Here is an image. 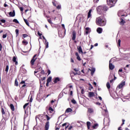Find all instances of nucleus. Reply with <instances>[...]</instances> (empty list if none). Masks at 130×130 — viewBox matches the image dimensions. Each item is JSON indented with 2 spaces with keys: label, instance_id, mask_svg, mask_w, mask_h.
I'll list each match as a JSON object with an SVG mask.
<instances>
[{
  "label": "nucleus",
  "instance_id": "39448f33",
  "mask_svg": "<svg viewBox=\"0 0 130 130\" xmlns=\"http://www.w3.org/2000/svg\"><path fill=\"white\" fill-rule=\"evenodd\" d=\"M1 112L2 113L3 118H7V117H8V115H7V113H6V111H5V109H4L3 107H1Z\"/></svg>",
  "mask_w": 130,
  "mask_h": 130
},
{
  "label": "nucleus",
  "instance_id": "423d86ee",
  "mask_svg": "<svg viewBox=\"0 0 130 130\" xmlns=\"http://www.w3.org/2000/svg\"><path fill=\"white\" fill-rule=\"evenodd\" d=\"M37 59V54H35V55H34L31 60H30V64H31V66H34V63L35 62Z\"/></svg>",
  "mask_w": 130,
  "mask_h": 130
},
{
  "label": "nucleus",
  "instance_id": "7ed1b4c3",
  "mask_svg": "<svg viewBox=\"0 0 130 130\" xmlns=\"http://www.w3.org/2000/svg\"><path fill=\"white\" fill-rule=\"evenodd\" d=\"M45 116L47 119V122H46L45 125V130H48L49 129V120H50V117H49L48 115H45Z\"/></svg>",
  "mask_w": 130,
  "mask_h": 130
},
{
  "label": "nucleus",
  "instance_id": "052dcab7",
  "mask_svg": "<svg viewBox=\"0 0 130 130\" xmlns=\"http://www.w3.org/2000/svg\"><path fill=\"white\" fill-rule=\"evenodd\" d=\"M20 84H25V81H21V82L20 83Z\"/></svg>",
  "mask_w": 130,
  "mask_h": 130
},
{
  "label": "nucleus",
  "instance_id": "864d4df0",
  "mask_svg": "<svg viewBox=\"0 0 130 130\" xmlns=\"http://www.w3.org/2000/svg\"><path fill=\"white\" fill-rule=\"evenodd\" d=\"M2 48H3V46L2 45V44L0 43V51H2Z\"/></svg>",
  "mask_w": 130,
  "mask_h": 130
},
{
  "label": "nucleus",
  "instance_id": "f704fd0d",
  "mask_svg": "<svg viewBox=\"0 0 130 130\" xmlns=\"http://www.w3.org/2000/svg\"><path fill=\"white\" fill-rule=\"evenodd\" d=\"M45 45H46V48H48L49 43H48V42H47V41H45Z\"/></svg>",
  "mask_w": 130,
  "mask_h": 130
},
{
  "label": "nucleus",
  "instance_id": "8fccbe9b",
  "mask_svg": "<svg viewBox=\"0 0 130 130\" xmlns=\"http://www.w3.org/2000/svg\"><path fill=\"white\" fill-rule=\"evenodd\" d=\"M47 73H48V76H49V75H50V73H51V72L49 70H48Z\"/></svg>",
  "mask_w": 130,
  "mask_h": 130
},
{
  "label": "nucleus",
  "instance_id": "e433bc0d",
  "mask_svg": "<svg viewBox=\"0 0 130 130\" xmlns=\"http://www.w3.org/2000/svg\"><path fill=\"white\" fill-rule=\"evenodd\" d=\"M5 71L8 73L9 72V65H6Z\"/></svg>",
  "mask_w": 130,
  "mask_h": 130
},
{
  "label": "nucleus",
  "instance_id": "37998d69",
  "mask_svg": "<svg viewBox=\"0 0 130 130\" xmlns=\"http://www.w3.org/2000/svg\"><path fill=\"white\" fill-rule=\"evenodd\" d=\"M7 35H7V34H5V35H3V38H4V39L7 38Z\"/></svg>",
  "mask_w": 130,
  "mask_h": 130
},
{
  "label": "nucleus",
  "instance_id": "9b49d317",
  "mask_svg": "<svg viewBox=\"0 0 130 130\" xmlns=\"http://www.w3.org/2000/svg\"><path fill=\"white\" fill-rule=\"evenodd\" d=\"M12 61L15 62L16 66H18V61H17V57H16V56L13 57Z\"/></svg>",
  "mask_w": 130,
  "mask_h": 130
},
{
  "label": "nucleus",
  "instance_id": "e2e57ef3",
  "mask_svg": "<svg viewBox=\"0 0 130 130\" xmlns=\"http://www.w3.org/2000/svg\"><path fill=\"white\" fill-rule=\"evenodd\" d=\"M99 2V0H93L94 3H98Z\"/></svg>",
  "mask_w": 130,
  "mask_h": 130
},
{
  "label": "nucleus",
  "instance_id": "72a5a7b5",
  "mask_svg": "<svg viewBox=\"0 0 130 130\" xmlns=\"http://www.w3.org/2000/svg\"><path fill=\"white\" fill-rule=\"evenodd\" d=\"M106 86L108 89H110V83H109V82L107 83Z\"/></svg>",
  "mask_w": 130,
  "mask_h": 130
},
{
  "label": "nucleus",
  "instance_id": "473e14b6",
  "mask_svg": "<svg viewBox=\"0 0 130 130\" xmlns=\"http://www.w3.org/2000/svg\"><path fill=\"white\" fill-rule=\"evenodd\" d=\"M22 44H23V45H27V44H28V42L25 40H23L22 41Z\"/></svg>",
  "mask_w": 130,
  "mask_h": 130
},
{
  "label": "nucleus",
  "instance_id": "69168bd1",
  "mask_svg": "<svg viewBox=\"0 0 130 130\" xmlns=\"http://www.w3.org/2000/svg\"><path fill=\"white\" fill-rule=\"evenodd\" d=\"M70 95L73 96V91H70Z\"/></svg>",
  "mask_w": 130,
  "mask_h": 130
},
{
  "label": "nucleus",
  "instance_id": "393cba45",
  "mask_svg": "<svg viewBox=\"0 0 130 130\" xmlns=\"http://www.w3.org/2000/svg\"><path fill=\"white\" fill-rule=\"evenodd\" d=\"M88 112L89 113H93V112H94V110H93V109L88 108Z\"/></svg>",
  "mask_w": 130,
  "mask_h": 130
},
{
  "label": "nucleus",
  "instance_id": "de8ad7c7",
  "mask_svg": "<svg viewBox=\"0 0 130 130\" xmlns=\"http://www.w3.org/2000/svg\"><path fill=\"white\" fill-rule=\"evenodd\" d=\"M38 35H39V36H40V37H41V36H42V34H40V32L39 31L38 32Z\"/></svg>",
  "mask_w": 130,
  "mask_h": 130
},
{
  "label": "nucleus",
  "instance_id": "b1692460",
  "mask_svg": "<svg viewBox=\"0 0 130 130\" xmlns=\"http://www.w3.org/2000/svg\"><path fill=\"white\" fill-rule=\"evenodd\" d=\"M91 13H92V10L90 9L89 10L88 13V15H87V18L89 19V18H90L91 17Z\"/></svg>",
  "mask_w": 130,
  "mask_h": 130
},
{
  "label": "nucleus",
  "instance_id": "a19ab883",
  "mask_svg": "<svg viewBox=\"0 0 130 130\" xmlns=\"http://www.w3.org/2000/svg\"><path fill=\"white\" fill-rule=\"evenodd\" d=\"M22 37L23 38H26V37H28V35H27V34H23V35H22Z\"/></svg>",
  "mask_w": 130,
  "mask_h": 130
},
{
  "label": "nucleus",
  "instance_id": "49530a36",
  "mask_svg": "<svg viewBox=\"0 0 130 130\" xmlns=\"http://www.w3.org/2000/svg\"><path fill=\"white\" fill-rule=\"evenodd\" d=\"M45 79H46V77H44L43 78H41V80L42 81H44L45 80Z\"/></svg>",
  "mask_w": 130,
  "mask_h": 130
},
{
  "label": "nucleus",
  "instance_id": "603ef678",
  "mask_svg": "<svg viewBox=\"0 0 130 130\" xmlns=\"http://www.w3.org/2000/svg\"><path fill=\"white\" fill-rule=\"evenodd\" d=\"M20 10L21 12H23V11H24V8H23V7H20Z\"/></svg>",
  "mask_w": 130,
  "mask_h": 130
},
{
  "label": "nucleus",
  "instance_id": "79ce46f5",
  "mask_svg": "<svg viewBox=\"0 0 130 130\" xmlns=\"http://www.w3.org/2000/svg\"><path fill=\"white\" fill-rule=\"evenodd\" d=\"M61 26H62L63 29H64V33H66V27H64V24H61Z\"/></svg>",
  "mask_w": 130,
  "mask_h": 130
},
{
  "label": "nucleus",
  "instance_id": "bb28decb",
  "mask_svg": "<svg viewBox=\"0 0 130 130\" xmlns=\"http://www.w3.org/2000/svg\"><path fill=\"white\" fill-rule=\"evenodd\" d=\"M29 104V103H26L24 106H23V109L25 110V113H26V110H25L26 107L28 106V105Z\"/></svg>",
  "mask_w": 130,
  "mask_h": 130
},
{
  "label": "nucleus",
  "instance_id": "09e8293b",
  "mask_svg": "<svg viewBox=\"0 0 130 130\" xmlns=\"http://www.w3.org/2000/svg\"><path fill=\"white\" fill-rule=\"evenodd\" d=\"M121 23H123V24H124V23H125V21L123 19H121Z\"/></svg>",
  "mask_w": 130,
  "mask_h": 130
},
{
  "label": "nucleus",
  "instance_id": "4d7b16f0",
  "mask_svg": "<svg viewBox=\"0 0 130 130\" xmlns=\"http://www.w3.org/2000/svg\"><path fill=\"white\" fill-rule=\"evenodd\" d=\"M57 9H58V10L60 9V6L59 5H58L57 7H56Z\"/></svg>",
  "mask_w": 130,
  "mask_h": 130
},
{
  "label": "nucleus",
  "instance_id": "13d9d810",
  "mask_svg": "<svg viewBox=\"0 0 130 130\" xmlns=\"http://www.w3.org/2000/svg\"><path fill=\"white\" fill-rule=\"evenodd\" d=\"M81 94H84V92L83 89H81Z\"/></svg>",
  "mask_w": 130,
  "mask_h": 130
},
{
  "label": "nucleus",
  "instance_id": "c03bdc74",
  "mask_svg": "<svg viewBox=\"0 0 130 130\" xmlns=\"http://www.w3.org/2000/svg\"><path fill=\"white\" fill-rule=\"evenodd\" d=\"M48 22H49L50 24H52V21H51V19H48Z\"/></svg>",
  "mask_w": 130,
  "mask_h": 130
},
{
  "label": "nucleus",
  "instance_id": "1a4fd4ad",
  "mask_svg": "<svg viewBox=\"0 0 130 130\" xmlns=\"http://www.w3.org/2000/svg\"><path fill=\"white\" fill-rule=\"evenodd\" d=\"M76 31L73 30L72 31V40L74 41V40H76Z\"/></svg>",
  "mask_w": 130,
  "mask_h": 130
},
{
  "label": "nucleus",
  "instance_id": "58836bf2",
  "mask_svg": "<svg viewBox=\"0 0 130 130\" xmlns=\"http://www.w3.org/2000/svg\"><path fill=\"white\" fill-rule=\"evenodd\" d=\"M89 87L88 88V90H92V89H93V87L92 86V85L91 84H89Z\"/></svg>",
  "mask_w": 130,
  "mask_h": 130
},
{
  "label": "nucleus",
  "instance_id": "7c9ffc66",
  "mask_svg": "<svg viewBox=\"0 0 130 130\" xmlns=\"http://www.w3.org/2000/svg\"><path fill=\"white\" fill-rule=\"evenodd\" d=\"M24 21L25 22V24L27 25V26H29V21L27 19H24Z\"/></svg>",
  "mask_w": 130,
  "mask_h": 130
},
{
  "label": "nucleus",
  "instance_id": "6e6d98bb",
  "mask_svg": "<svg viewBox=\"0 0 130 130\" xmlns=\"http://www.w3.org/2000/svg\"><path fill=\"white\" fill-rule=\"evenodd\" d=\"M71 62H75V61H74V59H73V58H71Z\"/></svg>",
  "mask_w": 130,
  "mask_h": 130
},
{
  "label": "nucleus",
  "instance_id": "774afa93",
  "mask_svg": "<svg viewBox=\"0 0 130 130\" xmlns=\"http://www.w3.org/2000/svg\"><path fill=\"white\" fill-rule=\"evenodd\" d=\"M118 130H122V129H121V127L120 126V127H119L118 128Z\"/></svg>",
  "mask_w": 130,
  "mask_h": 130
},
{
  "label": "nucleus",
  "instance_id": "680f3d73",
  "mask_svg": "<svg viewBox=\"0 0 130 130\" xmlns=\"http://www.w3.org/2000/svg\"><path fill=\"white\" fill-rule=\"evenodd\" d=\"M121 72H122V69H120L118 70V72H119V73H121Z\"/></svg>",
  "mask_w": 130,
  "mask_h": 130
},
{
  "label": "nucleus",
  "instance_id": "4468645a",
  "mask_svg": "<svg viewBox=\"0 0 130 130\" xmlns=\"http://www.w3.org/2000/svg\"><path fill=\"white\" fill-rule=\"evenodd\" d=\"M95 96V93L93 92H89L88 93V97L89 98H92V97H94Z\"/></svg>",
  "mask_w": 130,
  "mask_h": 130
},
{
  "label": "nucleus",
  "instance_id": "3c124183",
  "mask_svg": "<svg viewBox=\"0 0 130 130\" xmlns=\"http://www.w3.org/2000/svg\"><path fill=\"white\" fill-rule=\"evenodd\" d=\"M55 101H56V100H52L51 101V103L52 104L53 103H54V102H55Z\"/></svg>",
  "mask_w": 130,
  "mask_h": 130
},
{
  "label": "nucleus",
  "instance_id": "f8f14e48",
  "mask_svg": "<svg viewBox=\"0 0 130 130\" xmlns=\"http://www.w3.org/2000/svg\"><path fill=\"white\" fill-rule=\"evenodd\" d=\"M110 61H109V70H111V71H112L114 69V65L112 64V63H110Z\"/></svg>",
  "mask_w": 130,
  "mask_h": 130
},
{
  "label": "nucleus",
  "instance_id": "ea45409f",
  "mask_svg": "<svg viewBox=\"0 0 130 130\" xmlns=\"http://www.w3.org/2000/svg\"><path fill=\"white\" fill-rule=\"evenodd\" d=\"M121 42V40H120V39H119L118 40V46H120V43Z\"/></svg>",
  "mask_w": 130,
  "mask_h": 130
},
{
  "label": "nucleus",
  "instance_id": "c85d7f7f",
  "mask_svg": "<svg viewBox=\"0 0 130 130\" xmlns=\"http://www.w3.org/2000/svg\"><path fill=\"white\" fill-rule=\"evenodd\" d=\"M94 73H95V68H92L91 69V76H93V75H94Z\"/></svg>",
  "mask_w": 130,
  "mask_h": 130
},
{
  "label": "nucleus",
  "instance_id": "dca6fc26",
  "mask_svg": "<svg viewBox=\"0 0 130 130\" xmlns=\"http://www.w3.org/2000/svg\"><path fill=\"white\" fill-rule=\"evenodd\" d=\"M99 126V124L98 123H94L92 125V127L93 129H96L98 128Z\"/></svg>",
  "mask_w": 130,
  "mask_h": 130
},
{
  "label": "nucleus",
  "instance_id": "412c9836",
  "mask_svg": "<svg viewBox=\"0 0 130 130\" xmlns=\"http://www.w3.org/2000/svg\"><path fill=\"white\" fill-rule=\"evenodd\" d=\"M75 55H76V56H77V59H78V60H79V61H81L82 59H81V57L79 55V53H78V52H76L75 53Z\"/></svg>",
  "mask_w": 130,
  "mask_h": 130
},
{
  "label": "nucleus",
  "instance_id": "a211bd4d",
  "mask_svg": "<svg viewBox=\"0 0 130 130\" xmlns=\"http://www.w3.org/2000/svg\"><path fill=\"white\" fill-rule=\"evenodd\" d=\"M85 30V34H86V35H88L89 33H90L91 29L90 28V27H86Z\"/></svg>",
  "mask_w": 130,
  "mask_h": 130
},
{
  "label": "nucleus",
  "instance_id": "4c0bfd02",
  "mask_svg": "<svg viewBox=\"0 0 130 130\" xmlns=\"http://www.w3.org/2000/svg\"><path fill=\"white\" fill-rule=\"evenodd\" d=\"M71 102L73 104H77V102L76 101V100H75V99L72 100Z\"/></svg>",
  "mask_w": 130,
  "mask_h": 130
},
{
  "label": "nucleus",
  "instance_id": "338daca9",
  "mask_svg": "<svg viewBox=\"0 0 130 130\" xmlns=\"http://www.w3.org/2000/svg\"><path fill=\"white\" fill-rule=\"evenodd\" d=\"M41 74H42V75H44V71L43 70H42L41 72Z\"/></svg>",
  "mask_w": 130,
  "mask_h": 130
},
{
  "label": "nucleus",
  "instance_id": "f03ea898",
  "mask_svg": "<svg viewBox=\"0 0 130 130\" xmlns=\"http://www.w3.org/2000/svg\"><path fill=\"white\" fill-rule=\"evenodd\" d=\"M108 10V7H107L106 5L99 6L96 8L98 14H99V15L103 14V16H104V14H105V12H107Z\"/></svg>",
  "mask_w": 130,
  "mask_h": 130
},
{
  "label": "nucleus",
  "instance_id": "f257e3e1",
  "mask_svg": "<svg viewBox=\"0 0 130 130\" xmlns=\"http://www.w3.org/2000/svg\"><path fill=\"white\" fill-rule=\"evenodd\" d=\"M95 23L100 27H104V26H106L107 21L104 15L97 17L95 19Z\"/></svg>",
  "mask_w": 130,
  "mask_h": 130
},
{
  "label": "nucleus",
  "instance_id": "2eb2a0df",
  "mask_svg": "<svg viewBox=\"0 0 130 130\" xmlns=\"http://www.w3.org/2000/svg\"><path fill=\"white\" fill-rule=\"evenodd\" d=\"M10 17H15L16 16V13L15 12V10H13V12H10L9 13Z\"/></svg>",
  "mask_w": 130,
  "mask_h": 130
},
{
  "label": "nucleus",
  "instance_id": "6ab92c4d",
  "mask_svg": "<svg viewBox=\"0 0 130 130\" xmlns=\"http://www.w3.org/2000/svg\"><path fill=\"white\" fill-rule=\"evenodd\" d=\"M9 107L10 108V109L12 110V111H15V106H14L13 104H11L9 106Z\"/></svg>",
  "mask_w": 130,
  "mask_h": 130
},
{
  "label": "nucleus",
  "instance_id": "9d476101",
  "mask_svg": "<svg viewBox=\"0 0 130 130\" xmlns=\"http://www.w3.org/2000/svg\"><path fill=\"white\" fill-rule=\"evenodd\" d=\"M104 124H105V125H109V119H104Z\"/></svg>",
  "mask_w": 130,
  "mask_h": 130
},
{
  "label": "nucleus",
  "instance_id": "c9c22d12",
  "mask_svg": "<svg viewBox=\"0 0 130 130\" xmlns=\"http://www.w3.org/2000/svg\"><path fill=\"white\" fill-rule=\"evenodd\" d=\"M13 22H14V23H16V24H19V21H18L17 19H13Z\"/></svg>",
  "mask_w": 130,
  "mask_h": 130
},
{
  "label": "nucleus",
  "instance_id": "20e7f679",
  "mask_svg": "<svg viewBox=\"0 0 130 130\" xmlns=\"http://www.w3.org/2000/svg\"><path fill=\"white\" fill-rule=\"evenodd\" d=\"M117 0H107V5L110 6V8H112V7H114Z\"/></svg>",
  "mask_w": 130,
  "mask_h": 130
},
{
  "label": "nucleus",
  "instance_id": "6e6552de",
  "mask_svg": "<svg viewBox=\"0 0 130 130\" xmlns=\"http://www.w3.org/2000/svg\"><path fill=\"white\" fill-rule=\"evenodd\" d=\"M48 110L49 111V113H50L51 114V115H53V114H54V109H53V108H52V107H49Z\"/></svg>",
  "mask_w": 130,
  "mask_h": 130
},
{
  "label": "nucleus",
  "instance_id": "bf43d9fd",
  "mask_svg": "<svg viewBox=\"0 0 130 130\" xmlns=\"http://www.w3.org/2000/svg\"><path fill=\"white\" fill-rule=\"evenodd\" d=\"M96 105H99V106L101 105V103H100V102H96Z\"/></svg>",
  "mask_w": 130,
  "mask_h": 130
},
{
  "label": "nucleus",
  "instance_id": "c756f323",
  "mask_svg": "<svg viewBox=\"0 0 130 130\" xmlns=\"http://www.w3.org/2000/svg\"><path fill=\"white\" fill-rule=\"evenodd\" d=\"M52 79V78H51V77H49V78L47 79V82H48V83H50V82H51Z\"/></svg>",
  "mask_w": 130,
  "mask_h": 130
},
{
  "label": "nucleus",
  "instance_id": "ddd939ff",
  "mask_svg": "<svg viewBox=\"0 0 130 130\" xmlns=\"http://www.w3.org/2000/svg\"><path fill=\"white\" fill-rule=\"evenodd\" d=\"M96 32L98 33H99V34H101V33H102V32H103V29H102V28H101V27H98L96 29Z\"/></svg>",
  "mask_w": 130,
  "mask_h": 130
},
{
  "label": "nucleus",
  "instance_id": "0e129e2a",
  "mask_svg": "<svg viewBox=\"0 0 130 130\" xmlns=\"http://www.w3.org/2000/svg\"><path fill=\"white\" fill-rule=\"evenodd\" d=\"M4 7H5V8H7V7H8V5H7V4H4Z\"/></svg>",
  "mask_w": 130,
  "mask_h": 130
},
{
  "label": "nucleus",
  "instance_id": "a878e982",
  "mask_svg": "<svg viewBox=\"0 0 130 130\" xmlns=\"http://www.w3.org/2000/svg\"><path fill=\"white\" fill-rule=\"evenodd\" d=\"M2 23H6V20L5 19H0V25L1 26H3V24H2Z\"/></svg>",
  "mask_w": 130,
  "mask_h": 130
},
{
  "label": "nucleus",
  "instance_id": "0eeeda50",
  "mask_svg": "<svg viewBox=\"0 0 130 130\" xmlns=\"http://www.w3.org/2000/svg\"><path fill=\"white\" fill-rule=\"evenodd\" d=\"M123 86H125V81H122L120 84H119L118 86H117V88H118V89H121L122 88V87H123Z\"/></svg>",
  "mask_w": 130,
  "mask_h": 130
},
{
  "label": "nucleus",
  "instance_id": "5701e85b",
  "mask_svg": "<svg viewBox=\"0 0 130 130\" xmlns=\"http://www.w3.org/2000/svg\"><path fill=\"white\" fill-rule=\"evenodd\" d=\"M72 111H73V110L70 108L67 109V110H66V112L67 113H69V112H72Z\"/></svg>",
  "mask_w": 130,
  "mask_h": 130
},
{
  "label": "nucleus",
  "instance_id": "4be33fe9",
  "mask_svg": "<svg viewBox=\"0 0 130 130\" xmlns=\"http://www.w3.org/2000/svg\"><path fill=\"white\" fill-rule=\"evenodd\" d=\"M86 125L87 126V129H90V126H91V122L87 121L86 122Z\"/></svg>",
  "mask_w": 130,
  "mask_h": 130
},
{
  "label": "nucleus",
  "instance_id": "5fc2aeb1",
  "mask_svg": "<svg viewBox=\"0 0 130 130\" xmlns=\"http://www.w3.org/2000/svg\"><path fill=\"white\" fill-rule=\"evenodd\" d=\"M67 124H68L67 123H64L62 124V126H66V125H67Z\"/></svg>",
  "mask_w": 130,
  "mask_h": 130
},
{
  "label": "nucleus",
  "instance_id": "a18cd8bd",
  "mask_svg": "<svg viewBox=\"0 0 130 130\" xmlns=\"http://www.w3.org/2000/svg\"><path fill=\"white\" fill-rule=\"evenodd\" d=\"M122 123L121 124V125H123L124 124V121H125V119H122Z\"/></svg>",
  "mask_w": 130,
  "mask_h": 130
},
{
  "label": "nucleus",
  "instance_id": "cd10ccee",
  "mask_svg": "<svg viewBox=\"0 0 130 130\" xmlns=\"http://www.w3.org/2000/svg\"><path fill=\"white\" fill-rule=\"evenodd\" d=\"M15 33L16 34V37H18V36H19V29H15Z\"/></svg>",
  "mask_w": 130,
  "mask_h": 130
},
{
  "label": "nucleus",
  "instance_id": "f3484780",
  "mask_svg": "<svg viewBox=\"0 0 130 130\" xmlns=\"http://www.w3.org/2000/svg\"><path fill=\"white\" fill-rule=\"evenodd\" d=\"M77 49L79 53H82L83 54V50L82 49L81 46H77Z\"/></svg>",
  "mask_w": 130,
  "mask_h": 130
},
{
  "label": "nucleus",
  "instance_id": "aec40b11",
  "mask_svg": "<svg viewBox=\"0 0 130 130\" xmlns=\"http://www.w3.org/2000/svg\"><path fill=\"white\" fill-rule=\"evenodd\" d=\"M59 81H60V79H59V78L56 77L54 79L53 82L54 84H56V83L59 82Z\"/></svg>",
  "mask_w": 130,
  "mask_h": 130
},
{
  "label": "nucleus",
  "instance_id": "2f4dec72",
  "mask_svg": "<svg viewBox=\"0 0 130 130\" xmlns=\"http://www.w3.org/2000/svg\"><path fill=\"white\" fill-rule=\"evenodd\" d=\"M15 86H16V87H18V86H19V83L18 82L17 79L15 80Z\"/></svg>",
  "mask_w": 130,
  "mask_h": 130
}]
</instances>
